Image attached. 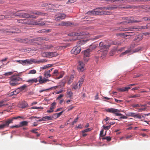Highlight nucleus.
Here are the masks:
<instances>
[{
    "mask_svg": "<svg viewBox=\"0 0 150 150\" xmlns=\"http://www.w3.org/2000/svg\"><path fill=\"white\" fill-rule=\"evenodd\" d=\"M140 96V95L139 94H137L135 95H131L129 96V98H135L137 97H139Z\"/></svg>",
    "mask_w": 150,
    "mask_h": 150,
    "instance_id": "nucleus-44",
    "label": "nucleus"
},
{
    "mask_svg": "<svg viewBox=\"0 0 150 150\" xmlns=\"http://www.w3.org/2000/svg\"><path fill=\"white\" fill-rule=\"evenodd\" d=\"M88 57H84L83 59V61H79V66H84L88 61Z\"/></svg>",
    "mask_w": 150,
    "mask_h": 150,
    "instance_id": "nucleus-15",
    "label": "nucleus"
},
{
    "mask_svg": "<svg viewBox=\"0 0 150 150\" xmlns=\"http://www.w3.org/2000/svg\"><path fill=\"white\" fill-rule=\"evenodd\" d=\"M22 79L19 77V75H14L11 77L9 83L12 86H16L19 83H18V81H22Z\"/></svg>",
    "mask_w": 150,
    "mask_h": 150,
    "instance_id": "nucleus-3",
    "label": "nucleus"
},
{
    "mask_svg": "<svg viewBox=\"0 0 150 150\" xmlns=\"http://www.w3.org/2000/svg\"><path fill=\"white\" fill-rule=\"evenodd\" d=\"M137 40L136 41L137 42H138L139 41H140L142 39V36H138L137 37Z\"/></svg>",
    "mask_w": 150,
    "mask_h": 150,
    "instance_id": "nucleus-52",
    "label": "nucleus"
},
{
    "mask_svg": "<svg viewBox=\"0 0 150 150\" xmlns=\"http://www.w3.org/2000/svg\"><path fill=\"white\" fill-rule=\"evenodd\" d=\"M146 108L145 107L144 108H140L138 109V111L140 112L142 111H145L146 109Z\"/></svg>",
    "mask_w": 150,
    "mask_h": 150,
    "instance_id": "nucleus-60",
    "label": "nucleus"
},
{
    "mask_svg": "<svg viewBox=\"0 0 150 150\" xmlns=\"http://www.w3.org/2000/svg\"><path fill=\"white\" fill-rule=\"evenodd\" d=\"M28 124V122L27 121H23L20 123L19 125L21 127L23 126H27Z\"/></svg>",
    "mask_w": 150,
    "mask_h": 150,
    "instance_id": "nucleus-29",
    "label": "nucleus"
},
{
    "mask_svg": "<svg viewBox=\"0 0 150 150\" xmlns=\"http://www.w3.org/2000/svg\"><path fill=\"white\" fill-rule=\"evenodd\" d=\"M131 88V87H124V91H128V90L129 89H130Z\"/></svg>",
    "mask_w": 150,
    "mask_h": 150,
    "instance_id": "nucleus-63",
    "label": "nucleus"
},
{
    "mask_svg": "<svg viewBox=\"0 0 150 150\" xmlns=\"http://www.w3.org/2000/svg\"><path fill=\"white\" fill-rule=\"evenodd\" d=\"M81 50L80 47H79L77 45L74 47L71 50V53L75 55L77 54L80 53Z\"/></svg>",
    "mask_w": 150,
    "mask_h": 150,
    "instance_id": "nucleus-9",
    "label": "nucleus"
},
{
    "mask_svg": "<svg viewBox=\"0 0 150 150\" xmlns=\"http://www.w3.org/2000/svg\"><path fill=\"white\" fill-rule=\"evenodd\" d=\"M38 81V80L37 79H29L27 81V82L30 83H36Z\"/></svg>",
    "mask_w": 150,
    "mask_h": 150,
    "instance_id": "nucleus-33",
    "label": "nucleus"
},
{
    "mask_svg": "<svg viewBox=\"0 0 150 150\" xmlns=\"http://www.w3.org/2000/svg\"><path fill=\"white\" fill-rule=\"evenodd\" d=\"M4 101L3 100L0 101V108L5 105L4 104Z\"/></svg>",
    "mask_w": 150,
    "mask_h": 150,
    "instance_id": "nucleus-57",
    "label": "nucleus"
},
{
    "mask_svg": "<svg viewBox=\"0 0 150 150\" xmlns=\"http://www.w3.org/2000/svg\"><path fill=\"white\" fill-rule=\"evenodd\" d=\"M94 10H92L91 11H89L86 13V15H94Z\"/></svg>",
    "mask_w": 150,
    "mask_h": 150,
    "instance_id": "nucleus-43",
    "label": "nucleus"
},
{
    "mask_svg": "<svg viewBox=\"0 0 150 150\" xmlns=\"http://www.w3.org/2000/svg\"><path fill=\"white\" fill-rule=\"evenodd\" d=\"M103 42H100L99 44V46L98 47H99V48L100 49L101 47H102V46H103L104 45Z\"/></svg>",
    "mask_w": 150,
    "mask_h": 150,
    "instance_id": "nucleus-64",
    "label": "nucleus"
},
{
    "mask_svg": "<svg viewBox=\"0 0 150 150\" xmlns=\"http://www.w3.org/2000/svg\"><path fill=\"white\" fill-rule=\"evenodd\" d=\"M63 112V111H62L59 113H56L54 114V115H57V118L59 117L62 113Z\"/></svg>",
    "mask_w": 150,
    "mask_h": 150,
    "instance_id": "nucleus-51",
    "label": "nucleus"
},
{
    "mask_svg": "<svg viewBox=\"0 0 150 150\" xmlns=\"http://www.w3.org/2000/svg\"><path fill=\"white\" fill-rule=\"evenodd\" d=\"M12 16L11 15H10V13L9 12L7 14L4 15H0V19H2L4 18H12Z\"/></svg>",
    "mask_w": 150,
    "mask_h": 150,
    "instance_id": "nucleus-19",
    "label": "nucleus"
},
{
    "mask_svg": "<svg viewBox=\"0 0 150 150\" xmlns=\"http://www.w3.org/2000/svg\"><path fill=\"white\" fill-rule=\"evenodd\" d=\"M88 34V32L83 31H78L77 33H74L75 36H77L76 38L77 39H80L81 38H82L81 36H83L84 35H87Z\"/></svg>",
    "mask_w": 150,
    "mask_h": 150,
    "instance_id": "nucleus-10",
    "label": "nucleus"
},
{
    "mask_svg": "<svg viewBox=\"0 0 150 150\" xmlns=\"http://www.w3.org/2000/svg\"><path fill=\"white\" fill-rule=\"evenodd\" d=\"M36 73V70L34 69H33L30 71L28 72V74H34Z\"/></svg>",
    "mask_w": 150,
    "mask_h": 150,
    "instance_id": "nucleus-55",
    "label": "nucleus"
},
{
    "mask_svg": "<svg viewBox=\"0 0 150 150\" xmlns=\"http://www.w3.org/2000/svg\"><path fill=\"white\" fill-rule=\"evenodd\" d=\"M84 66H78L77 69L79 72H83L85 70Z\"/></svg>",
    "mask_w": 150,
    "mask_h": 150,
    "instance_id": "nucleus-35",
    "label": "nucleus"
},
{
    "mask_svg": "<svg viewBox=\"0 0 150 150\" xmlns=\"http://www.w3.org/2000/svg\"><path fill=\"white\" fill-rule=\"evenodd\" d=\"M91 52V50H90V49H88L82 51L81 52L83 54L84 57H89L90 55V53Z\"/></svg>",
    "mask_w": 150,
    "mask_h": 150,
    "instance_id": "nucleus-18",
    "label": "nucleus"
},
{
    "mask_svg": "<svg viewBox=\"0 0 150 150\" xmlns=\"http://www.w3.org/2000/svg\"><path fill=\"white\" fill-rule=\"evenodd\" d=\"M51 30L50 29H45L39 30L38 32L40 33H47L50 32Z\"/></svg>",
    "mask_w": 150,
    "mask_h": 150,
    "instance_id": "nucleus-27",
    "label": "nucleus"
},
{
    "mask_svg": "<svg viewBox=\"0 0 150 150\" xmlns=\"http://www.w3.org/2000/svg\"><path fill=\"white\" fill-rule=\"evenodd\" d=\"M134 33V32H126V33H119L118 35H120V36H126V37H127V36H129V35H127V34H129V33Z\"/></svg>",
    "mask_w": 150,
    "mask_h": 150,
    "instance_id": "nucleus-30",
    "label": "nucleus"
},
{
    "mask_svg": "<svg viewBox=\"0 0 150 150\" xmlns=\"http://www.w3.org/2000/svg\"><path fill=\"white\" fill-rule=\"evenodd\" d=\"M74 78V76L73 74L71 75L68 79L67 83L70 84L73 82Z\"/></svg>",
    "mask_w": 150,
    "mask_h": 150,
    "instance_id": "nucleus-23",
    "label": "nucleus"
},
{
    "mask_svg": "<svg viewBox=\"0 0 150 150\" xmlns=\"http://www.w3.org/2000/svg\"><path fill=\"white\" fill-rule=\"evenodd\" d=\"M127 28H123L122 27H120L118 28L116 30H118L121 31H126Z\"/></svg>",
    "mask_w": 150,
    "mask_h": 150,
    "instance_id": "nucleus-45",
    "label": "nucleus"
},
{
    "mask_svg": "<svg viewBox=\"0 0 150 150\" xmlns=\"http://www.w3.org/2000/svg\"><path fill=\"white\" fill-rule=\"evenodd\" d=\"M112 6H108V7L105 6V7H100V8H99V9H100L101 10L105 9V10H106L112 11V10H113L114 9H116L118 8L115 5H112Z\"/></svg>",
    "mask_w": 150,
    "mask_h": 150,
    "instance_id": "nucleus-12",
    "label": "nucleus"
},
{
    "mask_svg": "<svg viewBox=\"0 0 150 150\" xmlns=\"http://www.w3.org/2000/svg\"><path fill=\"white\" fill-rule=\"evenodd\" d=\"M50 5H53L51 4H47V3H43L41 4V6L42 7H50Z\"/></svg>",
    "mask_w": 150,
    "mask_h": 150,
    "instance_id": "nucleus-39",
    "label": "nucleus"
},
{
    "mask_svg": "<svg viewBox=\"0 0 150 150\" xmlns=\"http://www.w3.org/2000/svg\"><path fill=\"white\" fill-rule=\"evenodd\" d=\"M107 111L108 112L114 113L116 112H119L120 111L117 109L113 108L108 109L107 110Z\"/></svg>",
    "mask_w": 150,
    "mask_h": 150,
    "instance_id": "nucleus-21",
    "label": "nucleus"
},
{
    "mask_svg": "<svg viewBox=\"0 0 150 150\" xmlns=\"http://www.w3.org/2000/svg\"><path fill=\"white\" fill-rule=\"evenodd\" d=\"M46 62L45 59H41L40 60H37L33 58L30 59H28L24 60H16L17 62H18L23 65H30L32 64L37 63L38 64Z\"/></svg>",
    "mask_w": 150,
    "mask_h": 150,
    "instance_id": "nucleus-1",
    "label": "nucleus"
},
{
    "mask_svg": "<svg viewBox=\"0 0 150 150\" xmlns=\"http://www.w3.org/2000/svg\"><path fill=\"white\" fill-rule=\"evenodd\" d=\"M8 28L0 29V32L1 33H6L8 34Z\"/></svg>",
    "mask_w": 150,
    "mask_h": 150,
    "instance_id": "nucleus-32",
    "label": "nucleus"
},
{
    "mask_svg": "<svg viewBox=\"0 0 150 150\" xmlns=\"http://www.w3.org/2000/svg\"><path fill=\"white\" fill-rule=\"evenodd\" d=\"M103 129L105 130H108L110 127V125H109L108 126H105L104 125H103Z\"/></svg>",
    "mask_w": 150,
    "mask_h": 150,
    "instance_id": "nucleus-48",
    "label": "nucleus"
},
{
    "mask_svg": "<svg viewBox=\"0 0 150 150\" xmlns=\"http://www.w3.org/2000/svg\"><path fill=\"white\" fill-rule=\"evenodd\" d=\"M45 54L49 58L56 57L58 55L56 52H47Z\"/></svg>",
    "mask_w": 150,
    "mask_h": 150,
    "instance_id": "nucleus-13",
    "label": "nucleus"
},
{
    "mask_svg": "<svg viewBox=\"0 0 150 150\" xmlns=\"http://www.w3.org/2000/svg\"><path fill=\"white\" fill-rule=\"evenodd\" d=\"M67 95L68 96V97L70 98H72L73 96V93L72 92L69 90H68L67 91Z\"/></svg>",
    "mask_w": 150,
    "mask_h": 150,
    "instance_id": "nucleus-28",
    "label": "nucleus"
},
{
    "mask_svg": "<svg viewBox=\"0 0 150 150\" xmlns=\"http://www.w3.org/2000/svg\"><path fill=\"white\" fill-rule=\"evenodd\" d=\"M117 90L120 92H124V87H122L121 88H118L117 89Z\"/></svg>",
    "mask_w": 150,
    "mask_h": 150,
    "instance_id": "nucleus-53",
    "label": "nucleus"
},
{
    "mask_svg": "<svg viewBox=\"0 0 150 150\" xmlns=\"http://www.w3.org/2000/svg\"><path fill=\"white\" fill-rule=\"evenodd\" d=\"M12 123V119L7 120L4 123L0 125V129L8 127L10 124Z\"/></svg>",
    "mask_w": 150,
    "mask_h": 150,
    "instance_id": "nucleus-7",
    "label": "nucleus"
},
{
    "mask_svg": "<svg viewBox=\"0 0 150 150\" xmlns=\"http://www.w3.org/2000/svg\"><path fill=\"white\" fill-rule=\"evenodd\" d=\"M22 11L21 10H18L17 12H15L10 11L9 12L10 13V15H11L12 16V18H13V16H19L21 17Z\"/></svg>",
    "mask_w": 150,
    "mask_h": 150,
    "instance_id": "nucleus-11",
    "label": "nucleus"
},
{
    "mask_svg": "<svg viewBox=\"0 0 150 150\" xmlns=\"http://www.w3.org/2000/svg\"><path fill=\"white\" fill-rule=\"evenodd\" d=\"M52 118L50 116H45L42 117V120H43V121H47L51 120H52Z\"/></svg>",
    "mask_w": 150,
    "mask_h": 150,
    "instance_id": "nucleus-36",
    "label": "nucleus"
},
{
    "mask_svg": "<svg viewBox=\"0 0 150 150\" xmlns=\"http://www.w3.org/2000/svg\"><path fill=\"white\" fill-rule=\"evenodd\" d=\"M89 40L88 39H87L86 40H80L77 42V46L79 47H80L82 45L84 44L86 42Z\"/></svg>",
    "mask_w": 150,
    "mask_h": 150,
    "instance_id": "nucleus-17",
    "label": "nucleus"
},
{
    "mask_svg": "<svg viewBox=\"0 0 150 150\" xmlns=\"http://www.w3.org/2000/svg\"><path fill=\"white\" fill-rule=\"evenodd\" d=\"M26 24L28 25H32L35 24L36 25H38L40 26H42L45 25V23L43 21H31L28 20L25 22Z\"/></svg>",
    "mask_w": 150,
    "mask_h": 150,
    "instance_id": "nucleus-4",
    "label": "nucleus"
},
{
    "mask_svg": "<svg viewBox=\"0 0 150 150\" xmlns=\"http://www.w3.org/2000/svg\"><path fill=\"white\" fill-rule=\"evenodd\" d=\"M143 20L146 21L148 20L150 21V17H146L143 18Z\"/></svg>",
    "mask_w": 150,
    "mask_h": 150,
    "instance_id": "nucleus-62",
    "label": "nucleus"
},
{
    "mask_svg": "<svg viewBox=\"0 0 150 150\" xmlns=\"http://www.w3.org/2000/svg\"><path fill=\"white\" fill-rule=\"evenodd\" d=\"M8 34L11 35L12 34L19 33L20 30L18 28L12 26L8 29Z\"/></svg>",
    "mask_w": 150,
    "mask_h": 150,
    "instance_id": "nucleus-5",
    "label": "nucleus"
},
{
    "mask_svg": "<svg viewBox=\"0 0 150 150\" xmlns=\"http://www.w3.org/2000/svg\"><path fill=\"white\" fill-rule=\"evenodd\" d=\"M56 105V103L55 102H53V103H52L51 104V106L50 107V108L53 109H54L55 108V107Z\"/></svg>",
    "mask_w": 150,
    "mask_h": 150,
    "instance_id": "nucleus-49",
    "label": "nucleus"
},
{
    "mask_svg": "<svg viewBox=\"0 0 150 150\" xmlns=\"http://www.w3.org/2000/svg\"><path fill=\"white\" fill-rule=\"evenodd\" d=\"M21 105L22 106L21 107L22 108H27L28 106V105L27 103L25 101H24L22 102Z\"/></svg>",
    "mask_w": 150,
    "mask_h": 150,
    "instance_id": "nucleus-34",
    "label": "nucleus"
},
{
    "mask_svg": "<svg viewBox=\"0 0 150 150\" xmlns=\"http://www.w3.org/2000/svg\"><path fill=\"white\" fill-rule=\"evenodd\" d=\"M20 127H20V125H15L12 126H10V128H18Z\"/></svg>",
    "mask_w": 150,
    "mask_h": 150,
    "instance_id": "nucleus-50",
    "label": "nucleus"
},
{
    "mask_svg": "<svg viewBox=\"0 0 150 150\" xmlns=\"http://www.w3.org/2000/svg\"><path fill=\"white\" fill-rule=\"evenodd\" d=\"M130 50H126L125 52L122 53L121 54H120V57H121L123 55H125L127 54V53L130 52Z\"/></svg>",
    "mask_w": 150,
    "mask_h": 150,
    "instance_id": "nucleus-40",
    "label": "nucleus"
},
{
    "mask_svg": "<svg viewBox=\"0 0 150 150\" xmlns=\"http://www.w3.org/2000/svg\"><path fill=\"white\" fill-rule=\"evenodd\" d=\"M112 45H120L121 44V42L117 41V40H115L114 41H112Z\"/></svg>",
    "mask_w": 150,
    "mask_h": 150,
    "instance_id": "nucleus-37",
    "label": "nucleus"
},
{
    "mask_svg": "<svg viewBox=\"0 0 150 150\" xmlns=\"http://www.w3.org/2000/svg\"><path fill=\"white\" fill-rule=\"evenodd\" d=\"M91 129H90V128H88L87 129H86L84 130H83L82 131V132L83 133H84L85 132H87L90 131Z\"/></svg>",
    "mask_w": 150,
    "mask_h": 150,
    "instance_id": "nucleus-56",
    "label": "nucleus"
},
{
    "mask_svg": "<svg viewBox=\"0 0 150 150\" xmlns=\"http://www.w3.org/2000/svg\"><path fill=\"white\" fill-rule=\"evenodd\" d=\"M102 36L101 35H98L95 36L94 38H92L91 39L92 40H95L99 39L102 37Z\"/></svg>",
    "mask_w": 150,
    "mask_h": 150,
    "instance_id": "nucleus-47",
    "label": "nucleus"
},
{
    "mask_svg": "<svg viewBox=\"0 0 150 150\" xmlns=\"http://www.w3.org/2000/svg\"><path fill=\"white\" fill-rule=\"evenodd\" d=\"M110 45H104L101 47L100 49L101 50V51H105V52L102 54V55H103V57H105L106 55L107 52L109 48L110 47Z\"/></svg>",
    "mask_w": 150,
    "mask_h": 150,
    "instance_id": "nucleus-8",
    "label": "nucleus"
},
{
    "mask_svg": "<svg viewBox=\"0 0 150 150\" xmlns=\"http://www.w3.org/2000/svg\"><path fill=\"white\" fill-rule=\"evenodd\" d=\"M42 40V39L41 38L39 37L32 39L30 40V41L31 43L34 44L35 45H40V43L36 42H40Z\"/></svg>",
    "mask_w": 150,
    "mask_h": 150,
    "instance_id": "nucleus-6",
    "label": "nucleus"
},
{
    "mask_svg": "<svg viewBox=\"0 0 150 150\" xmlns=\"http://www.w3.org/2000/svg\"><path fill=\"white\" fill-rule=\"evenodd\" d=\"M141 105H142V104H135L133 105L132 106L133 108H136V107H142V106Z\"/></svg>",
    "mask_w": 150,
    "mask_h": 150,
    "instance_id": "nucleus-54",
    "label": "nucleus"
},
{
    "mask_svg": "<svg viewBox=\"0 0 150 150\" xmlns=\"http://www.w3.org/2000/svg\"><path fill=\"white\" fill-rule=\"evenodd\" d=\"M40 79L39 80V81L40 83H45L49 81L48 79L44 78L43 79H42V76L39 77Z\"/></svg>",
    "mask_w": 150,
    "mask_h": 150,
    "instance_id": "nucleus-25",
    "label": "nucleus"
},
{
    "mask_svg": "<svg viewBox=\"0 0 150 150\" xmlns=\"http://www.w3.org/2000/svg\"><path fill=\"white\" fill-rule=\"evenodd\" d=\"M97 47V46L96 45H90L88 49H90V50H91V52L93 50L95 49Z\"/></svg>",
    "mask_w": 150,
    "mask_h": 150,
    "instance_id": "nucleus-41",
    "label": "nucleus"
},
{
    "mask_svg": "<svg viewBox=\"0 0 150 150\" xmlns=\"http://www.w3.org/2000/svg\"><path fill=\"white\" fill-rule=\"evenodd\" d=\"M13 72H9L5 73L4 74L6 76H8L12 75L13 74Z\"/></svg>",
    "mask_w": 150,
    "mask_h": 150,
    "instance_id": "nucleus-61",
    "label": "nucleus"
},
{
    "mask_svg": "<svg viewBox=\"0 0 150 150\" xmlns=\"http://www.w3.org/2000/svg\"><path fill=\"white\" fill-rule=\"evenodd\" d=\"M46 78H49L51 76V75L49 72H48L47 71H46L45 72V73L44 74Z\"/></svg>",
    "mask_w": 150,
    "mask_h": 150,
    "instance_id": "nucleus-42",
    "label": "nucleus"
},
{
    "mask_svg": "<svg viewBox=\"0 0 150 150\" xmlns=\"http://www.w3.org/2000/svg\"><path fill=\"white\" fill-rule=\"evenodd\" d=\"M66 16V15L64 13H60L55 18V20L57 21L61 20L64 19Z\"/></svg>",
    "mask_w": 150,
    "mask_h": 150,
    "instance_id": "nucleus-14",
    "label": "nucleus"
},
{
    "mask_svg": "<svg viewBox=\"0 0 150 150\" xmlns=\"http://www.w3.org/2000/svg\"><path fill=\"white\" fill-rule=\"evenodd\" d=\"M101 15H110L112 13V12L110 11H101Z\"/></svg>",
    "mask_w": 150,
    "mask_h": 150,
    "instance_id": "nucleus-22",
    "label": "nucleus"
},
{
    "mask_svg": "<svg viewBox=\"0 0 150 150\" xmlns=\"http://www.w3.org/2000/svg\"><path fill=\"white\" fill-rule=\"evenodd\" d=\"M33 13L34 15H30L29 14L24 13L23 12L21 18H37V16H35V15H40L41 16H47V13H42L39 11H36Z\"/></svg>",
    "mask_w": 150,
    "mask_h": 150,
    "instance_id": "nucleus-2",
    "label": "nucleus"
},
{
    "mask_svg": "<svg viewBox=\"0 0 150 150\" xmlns=\"http://www.w3.org/2000/svg\"><path fill=\"white\" fill-rule=\"evenodd\" d=\"M73 87L72 88V89L73 90L74 89L75 90H76L78 89H80L81 87H79V84H78V83L76 82H74L73 83Z\"/></svg>",
    "mask_w": 150,
    "mask_h": 150,
    "instance_id": "nucleus-24",
    "label": "nucleus"
},
{
    "mask_svg": "<svg viewBox=\"0 0 150 150\" xmlns=\"http://www.w3.org/2000/svg\"><path fill=\"white\" fill-rule=\"evenodd\" d=\"M85 78V75H83L79 80L78 83H79V87H81L82 85L84 82Z\"/></svg>",
    "mask_w": 150,
    "mask_h": 150,
    "instance_id": "nucleus-20",
    "label": "nucleus"
},
{
    "mask_svg": "<svg viewBox=\"0 0 150 150\" xmlns=\"http://www.w3.org/2000/svg\"><path fill=\"white\" fill-rule=\"evenodd\" d=\"M116 4H122L124 1L123 0H116Z\"/></svg>",
    "mask_w": 150,
    "mask_h": 150,
    "instance_id": "nucleus-58",
    "label": "nucleus"
},
{
    "mask_svg": "<svg viewBox=\"0 0 150 150\" xmlns=\"http://www.w3.org/2000/svg\"><path fill=\"white\" fill-rule=\"evenodd\" d=\"M101 11L94 10V15H101Z\"/></svg>",
    "mask_w": 150,
    "mask_h": 150,
    "instance_id": "nucleus-38",
    "label": "nucleus"
},
{
    "mask_svg": "<svg viewBox=\"0 0 150 150\" xmlns=\"http://www.w3.org/2000/svg\"><path fill=\"white\" fill-rule=\"evenodd\" d=\"M60 26H69L74 25V23L70 22L62 21L59 25Z\"/></svg>",
    "mask_w": 150,
    "mask_h": 150,
    "instance_id": "nucleus-16",
    "label": "nucleus"
},
{
    "mask_svg": "<svg viewBox=\"0 0 150 150\" xmlns=\"http://www.w3.org/2000/svg\"><path fill=\"white\" fill-rule=\"evenodd\" d=\"M143 49V47H139L137 48L134 49L133 50V52H137L140 50H142Z\"/></svg>",
    "mask_w": 150,
    "mask_h": 150,
    "instance_id": "nucleus-31",
    "label": "nucleus"
},
{
    "mask_svg": "<svg viewBox=\"0 0 150 150\" xmlns=\"http://www.w3.org/2000/svg\"><path fill=\"white\" fill-rule=\"evenodd\" d=\"M104 130L103 129L100 132V137H103L106 135V133L105 135H103Z\"/></svg>",
    "mask_w": 150,
    "mask_h": 150,
    "instance_id": "nucleus-59",
    "label": "nucleus"
},
{
    "mask_svg": "<svg viewBox=\"0 0 150 150\" xmlns=\"http://www.w3.org/2000/svg\"><path fill=\"white\" fill-rule=\"evenodd\" d=\"M27 87V86L25 85H23L18 88V90H20V91L24 90L25 88Z\"/></svg>",
    "mask_w": 150,
    "mask_h": 150,
    "instance_id": "nucleus-46",
    "label": "nucleus"
},
{
    "mask_svg": "<svg viewBox=\"0 0 150 150\" xmlns=\"http://www.w3.org/2000/svg\"><path fill=\"white\" fill-rule=\"evenodd\" d=\"M143 21V18L138 20H130L127 23H139L142 22Z\"/></svg>",
    "mask_w": 150,
    "mask_h": 150,
    "instance_id": "nucleus-26",
    "label": "nucleus"
}]
</instances>
